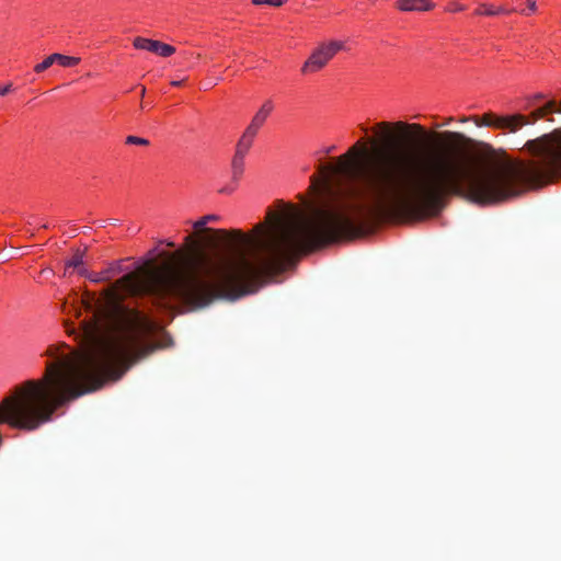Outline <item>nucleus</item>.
I'll list each match as a JSON object with an SVG mask.
<instances>
[{"label":"nucleus","instance_id":"obj_12","mask_svg":"<svg viewBox=\"0 0 561 561\" xmlns=\"http://www.w3.org/2000/svg\"><path fill=\"white\" fill-rule=\"evenodd\" d=\"M54 58L56 59V64L65 68L75 67L80 62L79 57L66 56L57 53H55Z\"/></svg>","mask_w":561,"mask_h":561},{"label":"nucleus","instance_id":"obj_9","mask_svg":"<svg viewBox=\"0 0 561 561\" xmlns=\"http://www.w3.org/2000/svg\"><path fill=\"white\" fill-rule=\"evenodd\" d=\"M257 133L247 128L237 144L236 152L247 156Z\"/></svg>","mask_w":561,"mask_h":561},{"label":"nucleus","instance_id":"obj_5","mask_svg":"<svg viewBox=\"0 0 561 561\" xmlns=\"http://www.w3.org/2000/svg\"><path fill=\"white\" fill-rule=\"evenodd\" d=\"M119 272V264L113 263L107 268L101 272H89L88 270L81 271V276H84L92 283H102L110 280Z\"/></svg>","mask_w":561,"mask_h":561},{"label":"nucleus","instance_id":"obj_1","mask_svg":"<svg viewBox=\"0 0 561 561\" xmlns=\"http://www.w3.org/2000/svg\"><path fill=\"white\" fill-rule=\"evenodd\" d=\"M374 138L360 139L334 162L321 163L310 178L301 205L278 202L249 232L209 229L217 215L192 224L185 248L130 272L99 296L85 291L80 305L92 322L82 321L92 345L82 351L51 345L41 378L11 387L0 400V421H51L68 404L117 380L149 354L156 323L124 304L149 295L167 310L178 304L205 307L216 298L237 299L255 293L306 253L362 234L371 219L408 221L426 218V158L386 154L396 137H424L414 123L379 122Z\"/></svg>","mask_w":561,"mask_h":561},{"label":"nucleus","instance_id":"obj_14","mask_svg":"<svg viewBox=\"0 0 561 561\" xmlns=\"http://www.w3.org/2000/svg\"><path fill=\"white\" fill-rule=\"evenodd\" d=\"M55 54L49 55L46 57L42 62L37 64L34 67V71L39 73L48 69L50 66H53L56 62V59L54 58Z\"/></svg>","mask_w":561,"mask_h":561},{"label":"nucleus","instance_id":"obj_20","mask_svg":"<svg viewBox=\"0 0 561 561\" xmlns=\"http://www.w3.org/2000/svg\"><path fill=\"white\" fill-rule=\"evenodd\" d=\"M336 150V147L334 145L323 147L319 151L316 152L317 156H328Z\"/></svg>","mask_w":561,"mask_h":561},{"label":"nucleus","instance_id":"obj_2","mask_svg":"<svg viewBox=\"0 0 561 561\" xmlns=\"http://www.w3.org/2000/svg\"><path fill=\"white\" fill-rule=\"evenodd\" d=\"M342 41H328L319 44L307 58L301 67L302 75H312L323 69L329 61L342 49Z\"/></svg>","mask_w":561,"mask_h":561},{"label":"nucleus","instance_id":"obj_26","mask_svg":"<svg viewBox=\"0 0 561 561\" xmlns=\"http://www.w3.org/2000/svg\"><path fill=\"white\" fill-rule=\"evenodd\" d=\"M172 84H173V85H179V84H180V82H179V81H173V82H172Z\"/></svg>","mask_w":561,"mask_h":561},{"label":"nucleus","instance_id":"obj_8","mask_svg":"<svg viewBox=\"0 0 561 561\" xmlns=\"http://www.w3.org/2000/svg\"><path fill=\"white\" fill-rule=\"evenodd\" d=\"M82 270H87L83 264V253L78 251L65 263V274L77 273L81 276Z\"/></svg>","mask_w":561,"mask_h":561},{"label":"nucleus","instance_id":"obj_3","mask_svg":"<svg viewBox=\"0 0 561 561\" xmlns=\"http://www.w3.org/2000/svg\"><path fill=\"white\" fill-rule=\"evenodd\" d=\"M473 122L477 126H488L496 129L507 130L510 133H515L524 125L528 123L526 116L522 114L514 115H496L493 113H486L482 116H474Z\"/></svg>","mask_w":561,"mask_h":561},{"label":"nucleus","instance_id":"obj_18","mask_svg":"<svg viewBox=\"0 0 561 561\" xmlns=\"http://www.w3.org/2000/svg\"><path fill=\"white\" fill-rule=\"evenodd\" d=\"M11 425H14L19 428L25 430V431H34L38 427L41 423H10Z\"/></svg>","mask_w":561,"mask_h":561},{"label":"nucleus","instance_id":"obj_7","mask_svg":"<svg viewBox=\"0 0 561 561\" xmlns=\"http://www.w3.org/2000/svg\"><path fill=\"white\" fill-rule=\"evenodd\" d=\"M273 111V103L271 101H266L263 103V105L260 107V110L255 113L253 116L250 125L247 127L249 129H252L253 131L257 133L259 129L263 126L267 117Z\"/></svg>","mask_w":561,"mask_h":561},{"label":"nucleus","instance_id":"obj_15","mask_svg":"<svg viewBox=\"0 0 561 561\" xmlns=\"http://www.w3.org/2000/svg\"><path fill=\"white\" fill-rule=\"evenodd\" d=\"M537 5L535 0H526L525 7H518L516 8V12H519L524 15H530L534 12H536Z\"/></svg>","mask_w":561,"mask_h":561},{"label":"nucleus","instance_id":"obj_16","mask_svg":"<svg viewBox=\"0 0 561 561\" xmlns=\"http://www.w3.org/2000/svg\"><path fill=\"white\" fill-rule=\"evenodd\" d=\"M125 142L127 145H136V146H148L149 140L138 136H127Z\"/></svg>","mask_w":561,"mask_h":561},{"label":"nucleus","instance_id":"obj_13","mask_svg":"<svg viewBox=\"0 0 561 561\" xmlns=\"http://www.w3.org/2000/svg\"><path fill=\"white\" fill-rule=\"evenodd\" d=\"M477 15L493 16L495 13V5L489 3H481L474 11Z\"/></svg>","mask_w":561,"mask_h":561},{"label":"nucleus","instance_id":"obj_22","mask_svg":"<svg viewBox=\"0 0 561 561\" xmlns=\"http://www.w3.org/2000/svg\"><path fill=\"white\" fill-rule=\"evenodd\" d=\"M11 91H12V84L11 83L5 84L3 87H0V95H5V94H8Z\"/></svg>","mask_w":561,"mask_h":561},{"label":"nucleus","instance_id":"obj_10","mask_svg":"<svg viewBox=\"0 0 561 561\" xmlns=\"http://www.w3.org/2000/svg\"><path fill=\"white\" fill-rule=\"evenodd\" d=\"M552 113L561 114V100L559 102L549 101L543 106L535 110L533 112V115L535 116V119H539V118H543L545 116L552 114Z\"/></svg>","mask_w":561,"mask_h":561},{"label":"nucleus","instance_id":"obj_25","mask_svg":"<svg viewBox=\"0 0 561 561\" xmlns=\"http://www.w3.org/2000/svg\"><path fill=\"white\" fill-rule=\"evenodd\" d=\"M73 309H75L76 313H78V316H79L80 314V309L77 308V307H73Z\"/></svg>","mask_w":561,"mask_h":561},{"label":"nucleus","instance_id":"obj_24","mask_svg":"<svg viewBox=\"0 0 561 561\" xmlns=\"http://www.w3.org/2000/svg\"><path fill=\"white\" fill-rule=\"evenodd\" d=\"M167 245H168V247H170V248H174V247H175V243H174V242H172V241H168V242H167Z\"/></svg>","mask_w":561,"mask_h":561},{"label":"nucleus","instance_id":"obj_4","mask_svg":"<svg viewBox=\"0 0 561 561\" xmlns=\"http://www.w3.org/2000/svg\"><path fill=\"white\" fill-rule=\"evenodd\" d=\"M133 44L136 49L147 50L161 57H169L175 53L172 45L156 39L136 37Z\"/></svg>","mask_w":561,"mask_h":561},{"label":"nucleus","instance_id":"obj_17","mask_svg":"<svg viewBox=\"0 0 561 561\" xmlns=\"http://www.w3.org/2000/svg\"><path fill=\"white\" fill-rule=\"evenodd\" d=\"M286 2V0H252V3L255 5H270V7H280Z\"/></svg>","mask_w":561,"mask_h":561},{"label":"nucleus","instance_id":"obj_21","mask_svg":"<svg viewBox=\"0 0 561 561\" xmlns=\"http://www.w3.org/2000/svg\"><path fill=\"white\" fill-rule=\"evenodd\" d=\"M462 10H463V7L458 3H453L447 8V11H449V12H459Z\"/></svg>","mask_w":561,"mask_h":561},{"label":"nucleus","instance_id":"obj_11","mask_svg":"<svg viewBox=\"0 0 561 561\" xmlns=\"http://www.w3.org/2000/svg\"><path fill=\"white\" fill-rule=\"evenodd\" d=\"M244 160L245 156H242L240 153H234L232 159V176L234 180H238L241 178L244 171Z\"/></svg>","mask_w":561,"mask_h":561},{"label":"nucleus","instance_id":"obj_23","mask_svg":"<svg viewBox=\"0 0 561 561\" xmlns=\"http://www.w3.org/2000/svg\"><path fill=\"white\" fill-rule=\"evenodd\" d=\"M458 136H459V134H457V133H453V131H446V133H444V138H445V139H448V140H450V139H455V138H457Z\"/></svg>","mask_w":561,"mask_h":561},{"label":"nucleus","instance_id":"obj_19","mask_svg":"<svg viewBox=\"0 0 561 561\" xmlns=\"http://www.w3.org/2000/svg\"><path fill=\"white\" fill-rule=\"evenodd\" d=\"M513 12H516V8H506V7H503V5H500V7L495 5V13H494V15L511 14Z\"/></svg>","mask_w":561,"mask_h":561},{"label":"nucleus","instance_id":"obj_6","mask_svg":"<svg viewBox=\"0 0 561 561\" xmlns=\"http://www.w3.org/2000/svg\"><path fill=\"white\" fill-rule=\"evenodd\" d=\"M397 8L403 12H425L434 8L431 0H398Z\"/></svg>","mask_w":561,"mask_h":561}]
</instances>
